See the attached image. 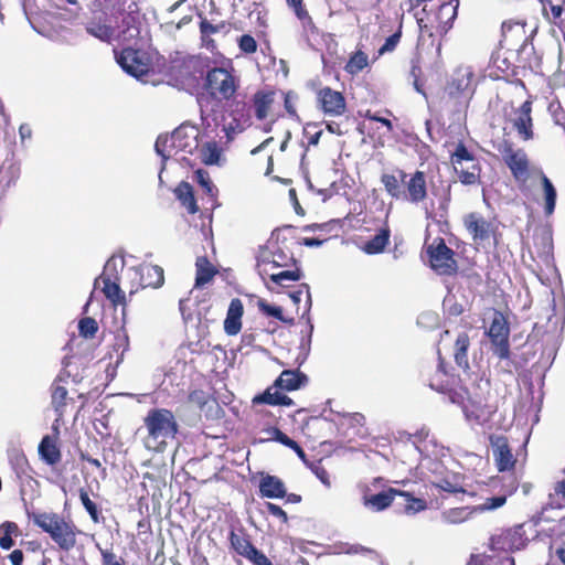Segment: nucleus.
I'll return each instance as SVG.
<instances>
[{
	"label": "nucleus",
	"instance_id": "nucleus-1",
	"mask_svg": "<svg viewBox=\"0 0 565 565\" xmlns=\"http://www.w3.org/2000/svg\"><path fill=\"white\" fill-rule=\"evenodd\" d=\"M205 86L210 96L200 97L199 105L203 125L211 127L217 125L216 108H220V100L215 96L230 99L236 92L235 78L224 68H213L206 75Z\"/></svg>",
	"mask_w": 565,
	"mask_h": 565
},
{
	"label": "nucleus",
	"instance_id": "nucleus-2",
	"mask_svg": "<svg viewBox=\"0 0 565 565\" xmlns=\"http://www.w3.org/2000/svg\"><path fill=\"white\" fill-rule=\"evenodd\" d=\"M147 435L143 445L148 450L162 452L168 443L175 438L178 423L173 413L166 408L150 409L143 419Z\"/></svg>",
	"mask_w": 565,
	"mask_h": 565
},
{
	"label": "nucleus",
	"instance_id": "nucleus-3",
	"mask_svg": "<svg viewBox=\"0 0 565 565\" xmlns=\"http://www.w3.org/2000/svg\"><path fill=\"white\" fill-rule=\"evenodd\" d=\"M38 526L47 533L62 551L68 552L76 545V526L57 513L38 514Z\"/></svg>",
	"mask_w": 565,
	"mask_h": 565
},
{
	"label": "nucleus",
	"instance_id": "nucleus-4",
	"mask_svg": "<svg viewBox=\"0 0 565 565\" xmlns=\"http://www.w3.org/2000/svg\"><path fill=\"white\" fill-rule=\"evenodd\" d=\"M451 163L462 184L472 185L479 182V162L462 143H459L451 154Z\"/></svg>",
	"mask_w": 565,
	"mask_h": 565
},
{
	"label": "nucleus",
	"instance_id": "nucleus-5",
	"mask_svg": "<svg viewBox=\"0 0 565 565\" xmlns=\"http://www.w3.org/2000/svg\"><path fill=\"white\" fill-rule=\"evenodd\" d=\"M61 447L60 418H56L51 427V433L44 435L38 445V455L40 459L53 471L57 470L62 462Z\"/></svg>",
	"mask_w": 565,
	"mask_h": 565
},
{
	"label": "nucleus",
	"instance_id": "nucleus-6",
	"mask_svg": "<svg viewBox=\"0 0 565 565\" xmlns=\"http://www.w3.org/2000/svg\"><path fill=\"white\" fill-rule=\"evenodd\" d=\"M488 335L492 344L493 354L499 359L505 360L510 356V327L505 317L495 311L493 315L492 322L488 330Z\"/></svg>",
	"mask_w": 565,
	"mask_h": 565
},
{
	"label": "nucleus",
	"instance_id": "nucleus-7",
	"mask_svg": "<svg viewBox=\"0 0 565 565\" xmlns=\"http://www.w3.org/2000/svg\"><path fill=\"white\" fill-rule=\"evenodd\" d=\"M430 267L439 275H451L457 269L454 252L445 244L444 239L437 238L427 246Z\"/></svg>",
	"mask_w": 565,
	"mask_h": 565
},
{
	"label": "nucleus",
	"instance_id": "nucleus-8",
	"mask_svg": "<svg viewBox=\"0 0 565 565\" xmlns=\"http://www.w3.org/2000/svg\"><path fill=\"white\" fill-rule=\"evenodd\" d=\"M402 182L404 184L402 201L412 204H419L427 198L426 175L423 171L406 173L401 170Z\"/></svg>",
	"mask_w": 565,
	"mask_h": 565
},
{
	"label": "nucleus",
	"instance_id": "nucleus-9",
	"mask_svg": "<svg viewBox=\"0 0 565 565\" xmlns=\"http://www.w3.org/2000/svg\"><path fill=\"white\" fill-rule=\"evenodd\" d=\"M116 61L129 75L140 78L149 72V64L145 53L131 47L124 49L120 53L115 51Z\"/></svg>",
	"mask_w": 565,
	"mask_h": 565
},
{
	"label": "nucleus",
	"instance_id": "nucleus-10",
	"mask_svg": "<svg viewBox=\"0 0 565 565\" xmlns=\"http://www.w3.org/2000/svg\"><path fill=\"white\" fill-rule=\"evenodd\" d=\"M117 278V260L110 258L107 260L103 274L96 279V284L103 282V292L115 306L125 301V294L119 285L115 281Z\"/></svg>",
	"mask_w": 565,
	"mask_h": 565
},
{
	"label": "nucleus",
	"instance_id": "nucleus-11",
	"mask_svg": "<svg viewBox=\"0 0 565 565\" xmlns=\"http://www.w3.org/2000/svg\"><path fill=\"white\" fill-rule=\"evenodd\" d=\"M522 525L508 529L500 535L491 539L493 550L516 551L525 546L526 537Z\"/></svg>",
	"mask_w": 565,
	"mask_h": 565
},
{
	"label": "nucleus",
	"instance_id": "nucleus-12",
	"mask_svg": "<svg viewBox=\"0 0 565 565\" xmlns=\"http://www.w3.org/2000/svg\"><path fill=\"white\" fill-rule=\"evenodd\" d=\"M490 444L499 471L511 470L515 465V458L509 447L508 439L503 436H491Z\"/></svg>",
	"mask_w": 565,
	"mask_h": 565
},
{
	"label": "nucleus",
	"instance_id": "nucleus-13",
	"mask_svg": "<svg viewBox=\"0 0 565 565\" xmlns=\"http://www.w3.org/2000/svg\"><path fill=\"white\" fill-rule=\"evenodd\" d=\"M321 109L329 116H341L345 111V99L340 92L324 87L318 93Z\"/></svg>",
	"mask_w": 565,
	"mask_h": 565
},
{
	"label": "nucleus",
	"instance_id": "nucleus-14",
	"mask_svg": "<svg viewBox=\"0 0 565 565\" xmlns=\"http://www.w3.org/2000/svg\"><path fill=\"white\" fill-rule=\"evenodd\" d=\"M503 159L515 179L524 180L527 177L529 161L523 150L508 147L503 151Z\"/></svg>",
	"mask_w": 565,
	"mask_h": 565
},
{
	"label": "nucleus",
	"instance_id": "nucleus-15",
	"mask_svg": "<svg viewBox=\"0 0 565 565\" xmlns=\"http://www.w3.org/2000/svg\"><path fill=\"white\" fill-rule=\"evenodd\" d=\"M463 224L473 241L482 242L488 239L491 235V223L478 213L466 215Z\"/></svg>",
	"mask_w": 565,
	"mask_h": 565
},
{
	"label": "nucleus",
	"instance_id": "nucleus-16",
	"mask_svg": "<svg viewBox=\"0 0 565 565\" xmlns=\"http://www.w3.org/2000/svg\"><path fill=\"white\" fill-rule=\"evenodd\" d=\"M531 111L532 104L531 102L526 100L516 110L515 118L513 119L514 128L524 140H530L533 138Z\"/></svg>",
	"mask_w": 565,
	"mask_h": 565
},
{
	"label": "nucleus",
	"instance_id": "nucleus-17",
	"mask_svg": "<svg viewBox=\"0 0 565 565\" xmlns=\"http://www.w3.org/2000/svg\"><path fill=\"white\" fill-rule=\"evenodd\" d=\"M243 303L238 298L231 300L224 321V330L228 335H236L242 329Z\"/></svg>",
	"mask_w": 565,
	"mask_h": 565
},
{
	"label": "nucleus",
	"instance_id": "nucleus-18",
	"mask_svg": "<svg viewBox=\"0 0 565 565\" xmlns=\"http://www.w3.org/2000/svg\"><path fill=\"white\" fill-rule=\"evenodd\" d=\"M259 492L264 498L279 499L287 493L284 482L276 476L262 475Z\"/></svg>",
	"mask_w": 565,
	"mask_h": 565
},
{
	"label": "nucleus",
	"instance_id": "nucleus-19",
	"mask_svg": "<svg viewBox=\"0 0 565 565\" xmlns=\"http://www.w3.org/2000/svg\"><path fill=\"white\" fill-rule=\"evenodd\" d=\"M401 491L390 488L388 490L382 491L372 495H364L362 499L363 505L372 511H383L388 508L395 495H399Z\"/></svg>",
	"mask_w": 565,
	"mask_h": 565
},
{
	"label": "nucleus",
	"instance_id": "nucleus-20",
	"mask_svg": "<svg viewBox=\"0 0 565 565\" xmlns=\"http://www.w3.org/2000/svg\"><path fill=\"white\" fill-rule=\"evenodd\" d=\"M306 381V375L297 371L286 370L282 371L276 380L275 386L287 391H294L300 388Z\"/></svg>",
	"mask_w": 565,
	"mask_h": 565
},
{
	"label": "nucleus",
	"instance_id": "nucleus-21",
	"mask_svg": "<svg viewBox=\"0 0 565 565\" xmlns=\"http://www.w3.org/2000/svg\"><path fill=\"white\" fill-rule=\"evenodd\" d=\"M62 381V377L58 376L52 384V405L57 413V418L61 419V417L64 414L65 406L67 405V390L65 386L61 385L60 382Z\"/></svg>",
	"mask_w": 565,
	"mask_h": 565
},
{
	"label": "nucleus",
	"instance_id": "nucleus-22",
	"mask_svg": "<svg viewBox=\"0 0 565 565\" xmlns=\"http://www.w3.org/2000/svg\"><path fill=\"white\" fill-rule=\"evenodd\" d=\"M174 193L190 214H195L198 212L199 207L193 195V190L188 182H181L174 190Z\"/></svg>",
	"mask_w": 565,
	"mask_h": 565
},
{
	"label": "nucleus",
	"instance_id": "nucleus-23",
	"mask_svg": "<svg viewBox=\"0 0 565 565\" xmlns=\"http://www.w3.org/2000/svg\"><path fill=\"white\" fill-rule=\"evenodd\" d=\"M381 181L385 188V191L395 200L402 201L404 184L402 182L401 170L398 175L384 173L381 177Z\"/></svg>",
	"mask_w": 565,
	"mask_h": 565
},
{
	"label": "nucleus",
	"instance_id": "nucleus-24",
	"mask_svg": "<svg viewBox=\"0 0 565 565\" xmlns=\"http://www.w3.org/2000/svg\"><path fill=\"white\" fill-rule=\"evenodd\" d=\"M253 403L282 406H290L294 404L292 399L288 397L286 394H282L278 391L271 392V388H268L265 393L255 396L253 398Z\"/></svg>",
	"mask_w": 565,
	"mask_h": 565
},
{
	"label": "nucleus",
	"instance_id": "nucleus-25",
	"mask_svg": "<svg viewBox=\"0 0 565 565\" xmlns=\"http://www.w3.org/2000/svg\"><path fill=\"white\" fill-rule=\"evenodd\" d=\"M516 490V484L514 480L510 483L509 489L505 491V493L495 495L492 498H487L483 503L476 505L475 511L476 512H484V511H493L501 507H503L507 502V497L512 494Z\"/></svg>",
	"mask_w": 565,
	"mask_h": 565
},
{
	"label": "nucleus",
	"instance_id": "nucleus-26",
	"mask_svg": "<svg viewBox=\"0 0 565 565\" xmlns=\"http://www.w3.org/2000/svg\"><path fill=\"white\" fill-rule=\"evenodd\" d=\"M196 277L195 287H202L207 284L215 275V269L206 257H199L195 263Z\"/></svg>",
	"mask_w": 565,
	"mask_h": 565
},
{
	"label": "nucleus",
	"instance_id": "nucleus-27",
	"mask_svg": "<svg viewBox=\"0 0 565 565\" xmlns=\"http://www.w3.org/2000/svg\"><path fill=\"white\" fill-rule=\"evenodd\" d=\"M459 0H449L440 6L438 11L439 22L443 24L444 30L451 28L452 22L457 17Z\"/></svg>",
	"mask_w": 565,
	"mask_h": 565
},
{
	"label": "nucleus",
	"instance_id": "nucleus-28",
	"mask_svg": "<svg viewBox=\"0 0 565 565\" xmlns=\"http://www.w3.org/2000/svg\"><path fill=\"white\" fill-rule=\"evenodd\" d=\"M469 337L466 333H460L455 343V361L458 366L467 370L469 367L468 363V348H469Z\"/></svg>",
	"mask_w": 565,
	"mask_h": 565
},
{
	"label": "nucleus",
	"instance_id": "nucleus-29",
	"mask_svg": "<svg viewBox=\"0 0 565 565\" xmlns=\"http://www.w3.org/2000/svg\"><path fill=\"white\" fill-rule=\"evenodd\" d=\"M390 239V230L382 228L372 239L365 243L363 250L366 254H379L384 250Z\"/></svg>",
	"mask_w": 565,
	"mask_h": 565
},
{
	"label": "nucleus",
	"instance_id": "nucleus-30",
	"mask_svg": "<svg viewBox=\"0 0 565 565\" xmlns=\"http://www.w3.org/2000/svg\"><path fill=\"white\" fill-rule=\"evenodd\" d=\"M473 513H477L475 507L454 508L443 512V520L450 524H457L468 520Z\"/></svg>",
	"mask_w": 565,
	"mask_h": 565
},
{
	"label": "nucleus",
	"instance_id": "nucleus-31",
	"mask_svg": "<svg viewBox=\"0 0 565 565\" xmlns=\"http://www.w3.org/2000/svg\"><path fill=\"white\" fill-rule=\"evenodd\" d=\"M181 130H175L170 137L168 136H159L156 140L154 149L156 152L162 157L163 160H167L171 156V151L168 150V143H170L171 147H177L175 141L181 136Z\"/></svg>",
	"mask_w": 565,
	"mask_h": 565
},
{
	"label": "nucleus",
	"instance_id": "nucleus-32",
	"mask_svg": "<svg viewBox=\"0 0 565 565\" xmlns=\"http://www.w3.org/2000/svg\"><path fill=\"white\" fill-rule=\"evenodd\" d=\"M473 73L469 67H462L457 70L452 81V85L457 92L465 93L471 90Z\"/></svg>",
	"mask_w": 565,
	"mask_h": 565
},
{
	"label": "nucleus",
	"instance_id": "nucleus-33",
	"mask_svg": "<svg viewBox=\"0 0 565 565\" xmlns=\"http://www.w3.org/2000/svg\"><path fill=\"white\" fill-rule=\"evenodd\" d=\"M87 33L92 36L103 41L110 42L114 36L115 30L110 25L99 23V22H90L86 26Z\"/></svg>",
	"mask_w": 565,
	"mask_h": 565
},
{
	"label": "nucleus",
	"instance_id": "nucleus-34",
	"mask_svg": "<svg viewBox=\"0 0 565 565\" xmlns=\"http://www.w3.org/2000/svg\"><path fill=\"white\" fill-rule=\"evenodd\" d=\"M542 185H543V192L545 196V213L546 215H551L554 212L555 203H556V190L551 182V180L545 175L542 174Z\"/></svg>",
	"mask_w": 565,
	"mask_h": 565
},
{
	"label": "nucleus",
	"instance_id": "nucleus-35",
	"mask_svg": "<svg viewBox=\"0 0 565 565\" xmlns=\"http://www.w3.org/2000/svg\"><path fill=\"white\" fill-rule=\"evenodd\" d=\"M19 531L18 525L14 522H4L0 525V546L4 550H10L13 546L12 535H17Z\"/></svg>",
	"mask_w": 565,
	"mask_h": 565
},
{
	"label": "nucleus",
	"instance_id": "nucleus-36",
	"mask_svg": "<svg viewBox=\"0 0 565 565\" xmlns=\"http://www.w3.org/2000/svg\"><path fill=\"white\" fill-rule=\"evenodd\" d=\"M231 544L233 548L242 556L247 557L255 547L245 536L231 533Z\"/></svg>",
	"mask_w": 565,
	"mask_h": 565
},
{
	"label": "nucleus",
	"instance_id": "nucleus-37",
	"mask_svg": "<svg viewBox=\"0 0 565 565\" xmlns=\"http://www.w3.org/2000/svg\"><path fill=\"white\" fill-rule=\"evenodd\" d=\"M271 102L273 97L270 94L257 93L255 95V114L258 119L266 118Z\"/></svg>",
	"mask_w": 565,
	"mask_h": 565
},
{
	"label": "nucleus",
	"instance_id": "nucleus-38",
	"mask_svg": "<svg viewBox=\"0 0 565 565\" xmlns=\"http://www.w3.org/2000/svg\"><path fill=\"white\" fill-rule=\"evenodd\" d=\"M300 279L298 270H282L277 274H270V280L278 286L288 287L289 282L297 281Z\"/></svg>",
	"mask_w": 565,
	"mask_h": 565
},
{
	"label": "nucleus",
	"instance_id": "nucleus-39",
	"mask_svg": "<svg viewBox=\"0 0 565 565\" xmlns=\"http://www.w3.org/2000/svg\"><path fill=\"white\" fill-rule=\"evenodd\" d=\"M195 179L207 195H210L211 198H214L216 195L217 189L211 181V178L206 171L198 170L195 172Z\"/></svg>",
	"mask_w": 565,
	"mask_h": 565
},
{
	"label": "nucleus",
	"instance_id": "nucleus-40",
	"mask_svg": "<svg viewBox=\"0 0 565 565\" xmlns=\"http://www.w3.org/2000/svg\"><path fill=\"white\" fill-rule=\"evenodd\" d=\"M399 495L405 498V511L407 513H416L426 509V502L423 499L414 498L408 492L402 491Z\"/></svg>",
	"mask_w": 565,
	"mask_h": 565
},
{
	"label": "nucleus",
	"instance_id": "nucleus-41",
	"mask_svg": "<svg viewBox=\"0 0 565 565\" xmlns=\"http://www.w3.org/2000/svg\"><path fill=\"white\" fill-rule=\"evenodd\" d=\"M367 65V56L363 52H356L347 64V71L351 74L359 73Z\"/></svg>",
	"mask_w": 565,
	"mask_h": 565
},
{
	"label": "nucleus",
	"instance_id": "nucleus-42",
	"mask_svg": "<svg viewBox=\"0 0 565 565\" xmlns=\"http://www.w3.org/2000/svg\"><path fill=\"white\" fill-rule=\"evenodd\" d=\"M79 334L86 339L93 338L98 330L97 322L93 318H83L78 323Z\"/></svg>",
	"mask_w": 565,
	"mask_h": 565
},
{
	"label": "nucleus",
	"instance_id": "nucleus-43",
	"mask_svg": "<svg viewBox=\"0 0 565 565\" xmlns=\"http://www.w3.org/2000/svg\"><path fill=\"white\" fill-rule=\"evenodd\" d=\"M79 499H81V502L84 505L85 510L90 515L92 520L94 522H98V509H97L96 504L90 500L86 490H84V489L79 490Z\"/></svg>",
	"mask_w": 565,
	"mask_h": 565
},
{
	"label": "nucleus",
	"instance_id": "nucleus-44",
	"mask_svg": "<svg viewBox=\"0 0 565 565\" xmlns=\"http://www.w3.org/2000/svg\"><path fill=\"white\" fill-rule=\"evenodd\" d=\"M220 159V151L215 143H206L203 147V161L206 164H215Z\"/></svg>",
	"mask_w": 565,
	"mask_h": 565
},
{
	"label": "nucleus",
	"instance_id": "nucleus-45",
	"mask_svg": "<svg viewBox=\"0 0 565 565\" xmlns=\"http://www.w3.org/2000/svg\"><path fill=\"white\" fill-rule=\"evenodd\" d=\"M143 270H146L147 276L154 275L156 280L148 281L147 286H152L153 288H158L162 286L164 277H163V270L159 266H148Z\"/></svg>",
	"mask_w": 565,
	"mask_h": 565
},
{
	"label": "nucleus",
	"instance_id": "nucleus-46",
	"mask_svg": "<svg viewBox=\"0 0 565 565\" xmlns=\"http://www.w3.org/2000/svg\"><path fill=\"white\" fill-rule=\"evenodd\" d=\"M239 49L245 53H255L257 50V43L252 35L244 34L239 38L238 41Z\"/></svg>",
	"mask_w": 565,
	"mask_h": 565
},
{
	"label": "nucleus",
	"instance_id": "nucleus-47",
	"mask_svg": "<svg viewBox=\"0 0 565 565\" xmlns=\"http://www.w3.org/2000/svg\"><path fill=\"white\" fill-rule=\"evenodd\" d=\"M258 307H259L260 311L264 312L265 315H267L269 317H274L279 320H284L282 309L280 307L271 306V305L265 302L264 300H260L258 302Z\"/></svg>",
	"mask_w": 565,
	"mask_h": 565
},
{
	"label": "nucleus",
	"instance_id": "nucleus-48",
	"mask_svg": "<svg viewBox=\"0 0 565 565\" xmlns=\"http://www.w3.org/2000/svg\"><path fill=\"white\" fill-rule=\"evenodd\" d=\"M548 110L552 114V117L556 125L565 124V114L559 102H552L548 106Z\"/></svg>",
	"mask_w": 565,
	"mask_h": 565
},
{
	"label": "nucleus",
	"instance_id": "nucleus-49",
	"mask_svg": "<svg viewBox=\"0 0 565 565\" xmlns=\"http://www.w3.org/2000/svg\"><path fill=\"white\" fill-rule=\"evenodd\" d=\"M399 39H401V32H396V33L392 34L391 36H388L386 39L385 43L383 44V46L379 50V53L384 54L387 52H392L398 44Z\"/></svg>",
	"mask_w": 565,
	"mask_h": 565
},
{
	"label": "nucleus",
	"instance_id": "nucleus-50",
	"mask_svg": "<svg viewBox=\"0 0 565 565\" xmlns=\"http://www.w3.org/2000/svg\"><path fill=\"white\" fill-rule=\"evenodd\" d=\"M297 18L301 21L305 28L312 26V20L308 11L302 7V3L292 8Z\"/></svg>",
	"mask_w": 565,
	"mask_h": 565
},
{
	"label": "nucleus",
	"instance_id": "nucleus-51",
	"mask_svg": "<svg viewBox=\"0 0 565 565\" xmlns=\"http://www.w3.org/2000/svg\"><path fill=\"white\" fill-rule=\"evenodd\" d=\"M249 561H252L255 565H271V562L267 558L265 554L259 552L256 547L253 548V552L247 556Z\"/></svg>",
	"mask_w": 565,
	"mask_h": 565
},
{
	"label": "nucleus",
	"instance_id": "nucleus-52",
	"mask_svg": "<svg viewBox=\"0 0 565 565\" xmlns=\"http://www.w3.org/2000/svg\"><path fill=\"white\" fill-rule=\"evenodd\" d=\"M275 434H276V438L284 445L292 448V449H296L298 451L299 455H303V451L302 449L298 446V444L290 439L287 435H285L284 433H281L280 430L276 429L275 430Z\"/></svg>",
	"mask_w": 565,
	"mask_h": 565
},
{
	"label": "nucleus",
	"instance_id": "nucleus-53",
	"mask_svg": "<svg viewBox=\"0 0 565 565\" xmlns=\"http://www.w3.org/2000/svg\"><path fill=\"white\" fill-rule=\"evenodd\" d=\"M244 126L238 122L236 118L233 119L228 125L224 126L223 130L225 131L228 139H233L235 135L243 131Z\"/></svg>",
	"mask_w": 565,
	"mask_h": 565
},
{
	"label": "nucleus",
	"instance_id": "nucleus-54",
	"mask_svg": "<svg viewBox=\"0 0 565 565\" xmlns=\"http://www.w3.org/2000/svg\"><path fill=\"white\" fill-rule=\"evenodd\" d=\"M265 505H266L268 513L280 519L285 523L287 522V520H288L287 513L279 505H276L270 502H267Z\"/></svg>",
	"mask_w": 565,
	"mask_h": 565
},
{
	"label": "nucleus",
	"instance_id": "nucleus-55",
	"mask_svg": "<svg viewBox=\"0 0 565 565\" xmlns=\"http://www.w3.org/2000/svg\"><path fill=\"white\" fill-rule=\"evenodd\" d=\"M443 491H446V492H450V493H457V492H461L462 489L461 487H459L458 484L456 483H452L451 481L447 480V479H443L439 481V483L437 484Z\"/></svg>",
	"mask_w": 565,
	"mask_h": 565
},
{
	"label": "nucleus",
	"instance_id": "nucleus-56",
	"mask_svg": "<svg viewBox=\"0 0 565 565\" xmlns=\"http://www.w3.org/2000/svg\"><path fill=\"white\" fill-rule=\"evenodd\" d=\"M116 341H117L116 349L117 350L121 349L120 359H122L124 353L129 348V338L126 333H122V334L117 335Z\"/></svg>",
	"mask_w": 565,
	"mask_h": 565
},
{
	"label": "nucleus",
	"instance_id": "nucleus-57",
	"mask_svg": "<svg viewBox=\"0 0 565 565\" xmlns=\"http://www.w3.org/2000/svg\"><path fill=\"white\" fill-rule=\"evenodd\" d=\"M200 31L202 35H210L214 34L218 31L217 26L213 25L211 22H209L206 19L202 20L200 23Z\"/></svg>",
	"mask_w": 565,
	"mask_h": 565
},
{
	"label": "nucleus",
	"instance_id": "nucleus-58",
	"mask_svg": "<svg viewBox=\"0 0 565 565\" xmlns=\"http://www.w3.org/2000/svg\"><path fill=\"white\" fill-rule=\"evenodd\" d=\"M275 268L276 267L266 266V265L265 266L257 265L258 274L264 281H265L266 277H268L270 279V274H277L276 271H274Z\"/></svg>",
	"mask_w": 565,
	"mask_h": 565
},
{
	"label": "nucleus",
	"instance_id": "nucleus-59",
	"mask_svg": "<svg viewBox=\"0 0 565 565\" xmlns=\"http://www.w3.org/2000/svg\"><path fill=\"white\" fill-rule=\"evenodd\" d=\"M273 255L274 254H270L267 250H262L257 258V265L270 266Z\"/></svg>",
	"mask_w": 565,
	"mask_h": 565
},
{
	"label": "nucleus",
	"instance_id": "nucleus-60",
	"mask_svg": "<svg viewBox=\"0 0 565 565\" xmlns=\"http://www.w3.org/2000/svg\"><path fill=\"white\" fill-rule=\"evenodd\" d=\"M327 130L331 134H334V135H338V136H341L344 134L341 125L339 122H335V121H329L327 122Z\"/></svg>",
	"mask_w": 565,
	"mask_h": 565
},
{
	"label": "nucleus",
	"instance_id": "nucleus-61",
	"mask_svg": "<svg viewBox=\"0 0 565 565\" xmlns=\"http://www.w3.org/2000/svg\"><path fill=\"white\" fill-rule=\"evenodd\" d=\"M514 26L520 28V29H522V28H523V25H522V24H520L519 22L504 21V22L502 23V26H501V29H502V34L505 36V35L508 34V32L512 31V29H513Z\"/></svg>",
	"mask_w": 565,
	"mask_h": 565
},
{
	"label": "nucleus",
	"instance_id": "nucleus-62",
	"mask_svg": "<svg viewBox=\"0 0 565 565\" xmlns=\"http://www.w3.org/2000/svg\"><path fill=\"white\" fill-rule=\"evenodd\" d=\"M103 556V563L104 565H111L114 563H117L118 561L115 559V554L108 551H102Z\"/></svg>",
	"mask_w": 565,
	"mask_h": 565
},
{
	"label": "nucleus",
	"instance_id": "nucleus-63",
	"mask_svg": "<svg viewBox=\"0 0 565 565\" xmlns=\"http://www.w3.org/2000/svg\"><path fill=\"white\" fill-rule=\"evenodd\" d=\"M10 559L13 565H21V563L23 561V553L20 550H14L10 554Z\"/></svg>",
	"mask_w": 565,
	"mask_h": 565
},
{
	"label": "nucleus",
	"instance_id": "nucleus-64",
	"mask_svg": "<svg viewBox=\"0 0 565 565\" xmlns=\"http://www.w3.org/2000/svg\"><path fill=\"white\" fill-rule=\"evenodd\" d=\"M554 493L565 500V481H558L554 486Z\"/></svg>",
	"mask_w": 565,
	"mask_h": 565
}]
</instances>
